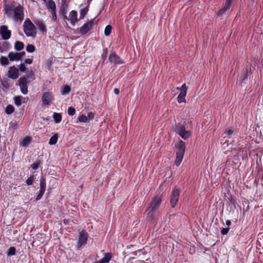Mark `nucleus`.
<instances>
[{"instance_id":"f3484780","label":"nucleus","mask_w":263,"mask_h":263,"mask_svg":"<svg viewBox=\"0 0 263 263\" xmlns=\"http://www.w3.org/2000/svg\"><path fill=\"white\" fill-rule=\"evenodd\" d=\"M112 255L110 253H105L104 256L99 260L96 261V263H108L111 258Z\"/></svg>"},{"instance_id":"a878e982","label":"nucleus","mask_w":263,"mask_h":263,"mask_svg":"<svg viewBox=\"0 0 263 263\" xmlns=\"http://www.w3.org/2000/svg\"><path fill=\"white\" fill-rule=\"evenodd\" d=\"M23 99V97L22 96H15L14 98V104L17 106L19 107L22 104V100Z\"/></svg>"},{"instance_id":"8fccbe9b","label":"nucleus","mask_w":263,"mask_h":263,"mask_svg":"<svg viewBox=\"0 0 263 263\" xmlns=\"http://www.w3.org/2000/svg\"><path fill=\"white\" fill-rule=\"evenodd\" d=\"M10 125H11V127L12 128H13V129H15V128H16L17 125H16V124L15 123H14V122H11L10 123Z\"/></svg>"},{"instance_id":"2eb2a0df","label":"nucleus","mask_w":263,"mask_h":263,"mask_svg":"<svg viewBox=\"0 0 263 263\" xmlns=\"http://www.w3.org/2000/svg\"><path fill=\"white\" fill-rule=\"evenodd\" d=\"M69 17L71 24L74 25L75 23L78 21L77 12L74 10L71 11L69 13Z\"/></svg>"},{"instance_id":"b1692460","label":"nucleus","mask_w":263,"mask_h":263,"mask_svg":"<svg viewBox=\"0 0 263 263\" xmlns=\"http://www.w3.org/2000/svg\"><path fill=\"white\" fill-rule=\"evenodd\" d=\"M53 118L55 123H59L62 120V116L60 113L54 112L53 115Z\"/></svg>"},{"instance_id":"f8f14e48","label":"nucleus","mask_w":263,"mask_h":263,"mask_svg":"<svg viewBox=\"0 0 263 263\" xmlns=\"http://www.w3.org/2000/svg\"><path fill=\"white\" fill-rule=\"evenodd\" d=\"M93 24V21L91 20L84 24L79 29V32L81 34L84 35L87 33L92 28Z\"/></svg>"},{"instance_id":"7ed1b4c3","label":"nucleus","mask_w":263,"mask_h":263,"mask_svg":"<svg viewBox=\"0 0 263 263\" xmlns=\"http://www.w3.org/2000/svg\"><path fill=\"white\" fill-rule=\"evenodd\" d=\"M175 147L177 149V151L176 152V159L174 164L178 167L180 165L184 157L185 149V143L182 140H179L175 144Z\"/></svg>"},{"instance_id":"603ef678","label":"nucleus","mask_w":263,"mask_h":263,"mask_svg":"<svg viewBox=\"0 0 263 263\" xmlns=\"http://www.w3.org/2000/svg\"><path fill=\"white\" fill-rule=\"evenodd\" d=\"M231 224V221L230 220H228L226 221V224L227 226H230Z\"/></svg>"},{"instance_id":"a19ab883","label":"nucleus","mask_w":263,"mask_h":263,"mask_svg":"<svg viewBox=\"0 0 263 263\" xmlns=\"http://www.w3.org/2000/svg\"><path fill=\"white\" fill-rule=\"evenodd\" d=\"M51 13V19L53 21H55L57 20V16L56 13V10L50 11Z\"/></svg>"},{"instance_id":"c9c22d12","label":"nucleus","mask_w":263,"mask_h":263,"mask_svg":"<svg viewBox=\"0 0 263 263\" xmlns=\"http://www.w3.org/2000/svg\"><path fill=\"white\" fill-rule=\"evenodd\" d=\"M78 120L80 122L84 123H86L88 121L87 117L84 115H82L80 116H79L78 118Z\"/></svg>"},{"instance_id":"20e7f679","label":"nucleus","mask_w":263,"mask_h":263,"mask_svg":"<svg viewBox=\"0 0 263 263\" xmlns=\"http://www.w3.org/2000/svg\"><path fill=\"white\" fill-rule=\"evenodd\" d=\"M23 29L24 33L27 36L32 38L36 37V28L29 18H27L24 22Z\"/></svg>"},{"instance_id":"e433bc0d","label":"nucleus","mask_w":263,"mask_h":263,"mask_svg":"<svg viewBox=\"0 0 263 263\" xmlns=\"http://www.w3.org/2000/svg\"><path fill=\"white\" fill-rule=\"evenodd\" d=\"M34 180V175H30V176L27 179L26 183L28 185H31Z\"/></svg>"},{"instance_id":"ddd939ff","label":"nucleus","mask_w":263,"mask_h":263,"mask_svg":"<svg viewBox=\"0 0 263 263\" xmlns=\"http://www.w3.org/2000/svg\"><path fill=\"white\" fill-rule=\"evenodd\" d=\"M19 76V71L14 66L9 67L8 71V77L13 80L16 79Z\"/></svg>"},{"instance_id":"1a4fd4ad","label":"nucleus","mask_w":263,"mask_h":263,"mask_svg":"<svg viewBox=\"0 0 263 263\" xmlns=\"http://www.w3.org/2000/svg\"><path fill=\"white\" fill-rule=\"evenodd\" d=\"M54 98L51 91L45 92L42 97V101L44 105L49 106L54 101Z\"/></svg>"},{"instance_id":"423d86ee","label":"nucleus","mask_w":263,"mask_h":263,"mask_svg":"<svg viewBox=\"0 0 263 263\" xmlns=\"http://www.w3.org/2000/svg\"><path fill=\"white\" fill-rule=\"evenodd\" d=\"M30 83V81H28L25 77H22L18 80V85L20 88L21 92L23 95L28 93L27 85Z\"/></svg>"},{"instance_id":"de8ad7c7","label":"nucleus","mask_w":263,"mask_h":263,"mask_svg":"<svg viewBox=\"0 0 263 263\" xmlns=\"http://www.w3.org/2000/svg\"><path fill=\"white\" fill-rule=\"evenodd\" d=\"M32 59H27L25 61V64H32Z\"/></svg>"},{"instance_id":"0eeeda50","label":"nucleus","mask_w":263,"mask_h":263,"mask_svg":"<svg viewBox=\"0 0 263 263\" xmlns=\"http://www.w3.org/2000/svg\"><path fill=\"white\" fill-rule=\"evenodd\" d=\"M180 190L175 187L172 192L170 199L171 206L174 208L178 202L180 196Z\"/></svg>"},{"instance_id":"39448f33","label":"nucleus","mask_w":263,"mask_h":263,"mask_svg":"<svg viewBox=\"0 0 263 263\" xmlns=\"http://www.w3.org/2000/svg\"><path fill=\"white\" fill-rule=\"evenodd\" d=\"M175 130L182 138L184 140L188 139L191 136L190 131L186 130L185 126L180 123H178L176 125Z\"/></svg>"},{"instance_id":"c756f323","label":"nucleus","mask_w":263,"mask_h":263,"mask_svg":"<svg viewBox=\"0 0 263 263\" xmlns=\"http://www.w3.org/2000/svg\"><path fill=\"white\" fill-rule=\"evenodd\" d=\"M15 252H16V249L14 247H11L10 248H9L7 251V254L8 255V256H12V255H14L15 254Z\"/></svg>"},{"instance_id":"58836bf2","label":"nucleus","mask_w":263,"mask_h":263,"mask_svg":"<svg viewBox=\"0 0 263 263\" xmlns=\"http://www.w3.org/2000/svg\"><path fill=\"white\" fill-rule=\"evenodd\" d=\"M67 112L69 116H73L76 114V110L73 107H69L68 108Z\"/></svg>"},{"instance_id":"412c9836","label":"nucleus","mask_w":263,"mask_h":263,"mask_svg":"<svg viewBox=\"0 0 263 263\" xmlns=\"http://www.w3.org/2000/svg\"><path fill=\"white\" fill-rule=\"evenodd\" d=\"M47 9L50 11H54L56 10L55 3L53 0H50L46 3Z\"/></svg>"},{"instance_id":"49530a36","label":"nucleus","mask_w":263,"mask_h":263,"mask_svg":"<svg viewBox=\"0 0 263 263\" xmlns=\"http://www.w3.org/2000/svg\"><path fill=\"white\" fill-rule=\"evenodd\" d=\"M234 132V130L232 129H228L226 132V134L227 136H231Z\"/></svg>"},{"instance_id":"09e8293b","label":"nucleus","mask_w":263,"mask_h":263,"mask_svg":"<svg viewBox=\"0 0 263 263\" xmlns=\"http://www.w3.org/2000/svg\"><path fill=\"white\" fill-rule=\"evenodd\" d=\"M18 54H19V57H20V60H21L22 58L24 56H25V51H22V52H18Z\"/></svg>"},{"instance_id":"6e6552de","label":"nucleus","mask_w":263,"mask_h":263,"mask_svg":"<svg viewBox=\"0 0 263 263\" xmlns=\"http://www.w3.org/2000/svg\"><path fill=\"white\" fill-rule=\"evenodd\" d=\"M187 89L185 84H183L180 88L177 87V89L180 90V92L177 98V100L179 103L186 102L185 97L187 93Z\"/></svg>"},{"instance_id":"cd10ccee","label":"nucleus","mask_w":263,"mask_h":263,"mask_svg":"<svg viewBox=\"0 0 263 263\" xmlns=\"http://www.w3.org/2000/svg\"><path fill=\"white\" fill-rule=\"evenodd\" d=\"M14 111V107L12 105H8L5 108V112L7 115H10Z\"/></svg>"},{"instance_id":"4468645a","label":"nucleus","mask_w":263,"mask_h":263,"mask_svg":"<svg viewBox=\"0 0 263 263\" xmlns=\"http://www.w3.org/2000/svg\"><path fill=\"white\" fill-rule=\"evenodd\" d=\"M110 62L114 63L115 65L123 64V62L120 57H118L116 53H111L108 58Z\"/></svg>"},{"instance_id":"c03bdc74","label":"nucleus","mask_w":263,"mask_h":263,"mask_svg":"<svg viewBox=\"0 0 263 263\" xmlns=\"http://www.w3.org/2000/svg\"><path fill=\"white\" fill-rule=\"evenodd\" d=\"M19 69L22 72H24L26 70V66H25L24 64H21L19 65Z\"/></svg>"},{"instance_id":"9d476101","label":"nucleus","mask_w":263,"mask_h":263,"mask_svg":"<svg viewBox=\"0 0 263 263\" xmlns=\"http://www.w3.org/2000/svg\"><path fill=\"white\" fill-rule=\"evenodd\" d=\"M0 34L4 40H7L10 38L11 31L8 29V27L3 25L0 28Z\"/></svg>"},{"instance_id":"4be33fe9","label":"nucleus","mask_w":263,"mask_h":263,"mask_svg":"<svg viewBox=\"0 0 263 263\" xmlns=\"http://www.w3.org/2000/svg\"><path fill=\"white\" fill-rule=\"evenodd\" d=\"M46 182L45 177H42L40 180V191L45 192L46 190Z\"/></svg>"},{"instance_id":"7c9ffc66","label":"nucleus","mask_w":263,"mask_h":263,"mask_svg":"<svg viewBox=\"0 0 263 263\" xmlns=\"http://www.w3.org/2000/svg\"><path fill=\"white\" fill-rule=\"evenodd\" d=\"M66 1H62V6L60 9V11L61 13L63 15H65L66 13V9H67V6L65 5Z\"/></svg>"},{"instance_id":"4c0bfd02","label":"nucleus","mask_w":263,"mask_h":263,"mask_svg":"<svg viewBox=\"0 0 263 263\" xmlns=\"http://www.w3.org/2000/svg\"><path fill=\"white\" fill-rule=\"evenodd\" d=\"M2 87L5 89H8L10 87L9 83L7 80H4L1 81Z\"/></svg>"},{"instance_id":"f03ea898","label":"nucleus","mask_w":263,"mask_h":263,"mask_svg":"<svg viewBox=\"0 0 263 263\" xmlns=\"http://www.w3.org/2000/svg\"><path fill=\"white\" fill-rule=\"evenodd\" d=\"M162 202V198L161 195L155 196L148 204L145 212L147 217L151 220L154 219V212L157 211Z\"/></svg>"},{"instance_id":"f704fd0d","label":"nucleus","mask_w":263,"mask_h":263,"mask_svg":"<svg viewBox=\"0 0 263 263\" xmlns=\"http://www.w3.org/2000/svg\"><path fill=\"white\" fill-rule=\"evenodd\" d=\"M26 50L29 53H32L35 51V47L32 44H28L26 47Z\"/></svg>"},{"instance_id":"473e14b6","label":"nucleus","mask_w":263,"mask_h":263,"mask_svg":"<svg viewBox=\"0 0 263 263\" xmlns=\"http://www.w3.org/2000/svg\"><path fill=\"white\" fill-rule=\"evenodd\" d=\"M0 63L4 66L8 65L9 64V61L7 58L2 56L0 59Z\"/></svg>"},{"instance_id":"f257e3e1","label":"nucleus","mask_w":263,"mask_h":263,"mask_svg":"<svg viewBox=\"0 0 263 263\" xmlns=\"http://www.w3.org/2000/svg\"><path fill=\"white\" fill-rule=\"evenodd\" d=\"M4 15L15 23H21L24 18V8L20 4L15 2L4 5Z\"/></svg>"},{"instance_id":"37998d69","label":"nucleus","mask_w":263,"mask_h":263,"mask_svg":"<svg viewBox=\"0 0 263 263\" xmlns=\"http://www.w3.org/2000/svg\"><path fill=\"white\" fill-rule=\"evenodd\" d=\"M44 193H45V192H42V191H40V193H39V194H38V195L37 196V197H36L35 200H36V201H38V200H40V199L42 198V197H43V195H44Z\"/></svg>"},{"instance_id":"a18cd8bd","label":"nucleus","mask_w":263,"mask_h":263,"mask_svg":"<svg viewBox=\"0 0 263 263\" xmlns=\"http://www.w3.org/2000/svg\"><path fill=\"white\" fill-rule=\"evenodd\" d=\"M86 117H87L88 120H90L94 118V114L92 112H90L88 114V115Z\"/></svg>"},{"instance_id":"c85d7f7f","label":"nucleus","mask_w":263,"mask_h":263,"mask_svg":"<svg viewBox=\"0 0 263 263\" xmlns=\"http://www.w3.org/2000/svg\"><path fill=\"white\" fill-rule=\"evenodd\" d=\"M70 91V87L68 85H65L63 86V87L62 88V89L61 90V93L63 95H66L68 94L69 93Z\"/></svg>"},{"instance_id":"393cba45","label":"nucleus","mask_w":263,"mask_h":263,"mask_svg":"<svg viewBox=\"0 0 263 263\" xmlns=\"http://www.w3.org/2000/svg\"><path fill=\"white\" fill-rule=\"evenodd\" d=\"M58 139V134H55L53 135L49 139V144L50 145H54L57 143Z\"/></svg>"},{"instance_id":"6ab92c4d","label":"nucleus","mask_w":263,"mask_h":263,"mask_svg":"<svg viewBox=\"0 0 263 263\" xmlns=\"http://www.w3.org/2000/svg\"><path fill=\"white\" fill-rule=\"evenodd\" d=\"M8 57L11 61H17L21 60L18 52H10Z\"/></svg>"},{"instance_id":"a211bd4d","label":"nucleus","mask_w":263,"mask_h":263,"mask_svg":"<svg viewBox=\"0 0 263 263\" xmlns=\"http://www.w3.org/2000/svg\"><path fill=\"white\" fill-rule=\"evenodd\" d=\"M232 0H226L223 7L219 10V14H222L225 12L227 10L229 9L231 5Z\"/></svg>"},{"instance_id":"9b49d317","label":"nucleus","mask_w":263,"mask_h":263,"mask_svg":"<svg viewBox=\"0 0 263 263\" xmlns=\"http://www.w3.org/2000/svg\"><path fill=\"white\" fill-rule=\"evenodd\" d=\"M88 236V233L85 230H83L80 232L78 243V246L79 248L81 247L83 245L86 243Z\"/></svg>"},{"instance_id":"dca6fc26","label":"nucleus","mask_w":263,"mask_h":263,"mask_svg":"<svg viewBox=\"0 0 263 263\" xmlns=\"http://www.w3.org/2000/svg\"><path fill=\"white\" fill-rule=\"evenodd\" d=\"M34 23L41 31L42 32H46V26L42 20H36L34 21Z\"/></svg>"},{"instance_id":"2f4dec72","label":"nucleus","mask_w":263,"mask_h":263,"mask_svg":"<svg viewBox=\"0 0 263 263\" xmlns=\"http://www.w3.org/2000/svg\"><path fill=\"white\" fill-rule=\"evenodd\" d=\"M88 8H83L81 10H80V18L81 19H83L84 18L85 16L86 15V14L88 12Z\"/></svg>"},{"instance_id":"bb28decb","label":"nucleus","mask_w":263,"mask_h":263,"mask_svg":"<svg viewBox=\"0 0 263 263\" xmlns=\"http://www.w3.org/2000/svg\"><path fill=\"white\" fill-rule=\"evenodd\" d=\"M25 77L28 81H30V82L34 80L35 79L34 72L32 70H30L28 73H27Z\"/></svg>"},{"instance_id":"79ce46f5","label":"nucleus","mask_w":263,"mask_h":263,"mask_svg":"<svg viewBox=\"0 0 263 263\" xmlns=\"http://www.w3.org/2000/svg\"><path fill=\"white\" fill-rule=\"evenodd\" d=\"M230 230V228H223L221 230V234L224 235H227L229 232Z\"/></svg>"},{"instance_id":"3c124183","label":"nucleus","mask_w":263,"mask_h":263,"mask_svg":"<svg viewBox=\"0 0 263 263\" xmlns=\"http://www.w3.org/2000/svg\"><path fill=\"white\" fill-rule=\"evenodd\" d=\"M114 91V93L116 95H118L119 93V92H120L119 89L117 88H115Z\"/></svg>"},{"instance_id":"ea45409f","label":"nucleus","mask_w":263,"mask_h":263,"mask_svg":"<svg viewBox=\"0 0 263 263\" xmlns=\"http://www.w3.org/2000/svg\"><path fill=\"white\" fill-rule=\"evenodd\" d=\"M40 164V162H35L31 165V167L33 170H36L39 168Z\"/></svg>"},{"instance_id":"5701e85b","label":"nucleus","mask_w":263,"mask_h":263,"mask_svg":"<svg viewBox=\"0 0 263 263\" xmlns=\"http://www.w3.org/2000/svg\"><path fill=\"white\" fill-rule=\"evenodd\" d=\"M14 48L16 51H21L24 48V44L22 42L16 41L15 43Z\"/></svg>"},{"instance_id":"aec40b11","label":"nucleus","mask_w":263,"mask_h":263,"mask_svg":"<svg viewBox=\"0 0 263 263\" xmlns=\"http://www.w3.org/2000/svg\"><path fill=\"white\" fill-rule=\"evenodd\" d=\"M31 138L30 137H26L20 142V145L22 147H27L31 142Z\"/></svg>"},{"instance_id":"72a5a7b5","label":"nucleus","mask_w":263,"mask_h":263,"mask_svg":"<svg viewBox=\"0 0 263 263\" xmlns=\"http://www.w3.org/2000/svg\"><path fill=\"white\" fill-rule=\"evenodd\" d=\"M112 27L110 25H107L105 28L104 34L106 36H108L110 35L111 33Z\"/></svg>"}]
</instances>
